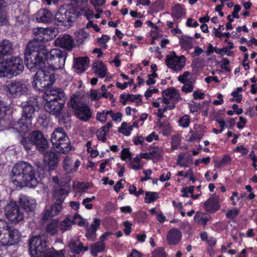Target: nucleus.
Returning a JSON list of instances; mask_svg holds the SVG:
<instances>
[{
  "label": "nucleus",
  "instance_id": "f257e3e1",
  "mask_svg": "<svg viewBox=\"0 0 257 257\" xmlns=\"http://www.w3.org/2000/svg\"><path fill=\"white\" fill-rule=\"evenodd\" d=\"M45 43L33 39L27 44L25 51L26 65L30 71L42 68L46 62L48 52Z\"/></svg>",
  "mask_w": 257,
  "mask_h": 257
},
{
  "label": "nucleus",
  "instance_id": "f03ea898",
  "mask_svg": "<svg viewBox=\"0 0 257 257\" xmlns=\"http://www.w3.org/2000/svg\"><path fill=\"white\" fill-rule=\"evenodd\" d=\"M10 180L17 187L20 188L24 186L34 188L38 183L33 167L24 161L17 163L13 167Z\"/></svg>",
  "mask_w": 257,
  "mask_h": 257
},
{
  "label": "nucleus",
  "instance_id": "7ed1b4c3",
  "mask_svg": "<svg viewBox=\"0 0 257 257\" xmlns=\"http://www.w3.org/2000/svg\"><path fill=\"white\" fill-rule=\"evenodd\" d=\"M38 96L30 97L26 102L22 103L23 113L22 117L18 121L12 120L10 123V128L22 133L26 132L32 124V119L35 116L36 108L38 106Z\"/></svg>",
  "mask_w": 257,
  "mask_h": 257
},
{
  "label": "nucleus",
  "instance_id": "20e7f679",
  "mask_svg": "<svg viewBox=\"0 0 257 257\" xmlns=\"http://www.w3.org/2000/svg\"><path fill=\"white\" fill-rule=\"evenodd\" d=\"M47 242L43 235L34 236L29 240L30 253L34 257H64L63 250L57 251L53 248L47 249Z\"/></svg>",
  "mask_w": 257,
  "mask_h": 257
},
{
  "label": "nucleus",
  "instance_id": "39448f33",
  "mask_svg": "<svg viewBox=\"0 0 257 257\" xmlns=\"http://www.w3.org/2000/svg\"><path fill=\"white\" fill-rule=\"evenodd\" d=\"M21 234L18 229L11 226L10 223L0 220V244L11 246L17 244L21 240Z\"/></svg>",
  "mask_w": 257,
  "mask_h": 257
},
{
  "label": "nucleus",
  "instance_id": "423d86ee",
  "mask_svg": "<svg viewBox=\"0 0 257 257\" xmlns=\"http://www.w3.org/2000/svg\"><path fill=\"white\" fill-rule=\"evenodd\" d=\"M69 106L80 120L87 121L92 117V112L89 107L82 102L78 96L75 94L72 95L69 101Z\"/></svg>",
  "mask_w": 257,
  "mask_h": 257
},
{
  "label": "nucleus",
  "instance_id": "0eeeda50",
  "mask_svg": "<svg viewBox=\"0 0 257 257\" xmlns=\"http://www.w3.org/2000/svg\"><path fill=\"white\" fill-rule=\"evenodd\" d=\"M67 53L58 49H53L47 52L46 61L49 65L48 70L55 71L62 69L64 66Z\"/></svg>",
  "mask_w": 257,
  "mask_h": 257
},
{
  "label": "nucleus",
  "instance_id": "6e6552de",
  "mask_svg": "<svg viewBox=\"0 0 257 257\" xmlns=\"http://www.w3.org/2000/svg\"><path fill=\"white\" fill-rule=\"evenodd\" d=\"M67 195V192L64 189H56L54 191V198L55 202L51 206L49 209L46 211L43 219L47 220L49 217H53L58 215L62 209V203Z\"/></svg>",
  "mask_w": 257,
  "mask_h": 257
},
{
  "label": "nucleus",
  "instance_id": "1a4fd4ad",
  "mask_svg": "<svg viewBox=\"0 0 257 257\" xmlns=\"http://www.w3.org/2000/svg\"><path fill=\"white\" fill-rule=\"evenodd\" d=\"M3 90L7 95L16 97L24 95L28 89L27 84L21 81L11 80L4 86Z\"/></svg>",
  "mask_w": 257,
  "mask_h": 257
},
{
  "label": "nucleus",
  "instance_id": "9d476101",
  "mask_svg": "<svg viewBox=\"0 0 257 257\" xmlns=\"http://www.w3.org/2000/svg\"><path fill=\"white\" fill-rule=\"evenodd\" d=\"M78 12L72 7L66 6L65 9L60 8L55 14V23L58 25H66V23L74 21L77 18Z\"/></svg>",
  "mask_w": 257,
  "mask_h": 257
},
{
  "label": "nucleus",
  "instance_id": "9b49d317",
  "mask_svg": "<svg viewBox=\"0 0 257 257\" xmlns=\"http://www.w3.org/2000/svg\"><path fill=\"white\" fill-rule=\"evenodd\" d=\"M185 61L184 56H178L175 52L172 51L166 56L165 63L169 68L173 70L180 71L184 67Z\"/></svg>",
  "mask_w": 257,
  "mask_h": 257
},
{
  "label": "nucleus",
  "instance_id": "f8f14e48",
  "mask_svg": "<svg viewBox=\"0 0 257 257\" xmlns=\"http://www.w3.org/2000/svg\"><path fill=\"white\" fill-rule=\"evenodd\" d=\"M7 217L14 223H18L24 218L23 213L15 202H10L5 207Z\"/></svg>",
  "mask_w": 257,
  "mask_h": 257
},
{
  "label": "nucleus",
  "instance_id": "ddd939ff",
  "mask_svg": "<svg viewBox=\"0 0 257 257\" xmlns=\"http://www.w3.org/2000/svg\"><path fill=\"white\" fill-rule=\"evenodd\" d=\"M29 139L40 152L44 153L48 150V142L41 132L39 131L32 132L29 135Z\"/></svg>",
  "mask_w": 257,
  "mask_h": 257
},
{
  "label": "nucleus",
  "instance_id": "4468645a",
  "mask_svg": "<svg viewBox=\"0 0 257 257\" xmlns=\"http://www.w3.org/2000/svg\"><path fill=\"white\" fill-rule=\"evenodd\" d=\"M6 62L10 78L20 74L24 69L23 61L19 57H12Z\"/></svg>",
  "mask_w": 257,
  "mask_h": 257
},
{
  "label": "nucleus",
  "instance_id": "2eb2a0df",
  "mask_svg": "<svg viewBox=\"0 0 257 257\" xmlns=\"http://www.w3.org/2000/svg\"><path fill=\"white\" fill-rule=\"evenodd\" d=\"M163 102L168 104L169 109H173L177 103L181 98L178 91L175 88H170L162 92Z\"/></svg>",
  "mask_w": 257,
  "mask_h": 257
},
{
  "label": "nucleus",
  "instance_id": "dca6fc26",
  "mask_svg": "<svg viewBox=\"0 0 257 257\" xmlns=\"http://www.w3.org/2000/svg\"><path fill=\"white\" fill-rule=\"evenodd\" d=\"M46 101L65 102L66 96L64 91L59 88H52L47 94Z\"/></svg>",
  "mask_w": 257,
  "mask_h": 257
},
{
  "label": "nucleus",
  "instance_id": "f3484780",
  "mask_svg": "<svg viewBox=\"0 0 257 257\" xmlns=\"http://www.w3.org/2000/svg\"><path fill=\"white\" fill-rule=\"evenodd\" d=\"M55 44L56 46L68 51H71L75 47V44L72 37L66 34L57 38L55 40Z\"/></svg>",
  "mask_w": 257,
  "mask_h": 257
},
{
  "label": "nucleus",
  "instance_id": "a211bd4d",
  "mask_svg": "<svg viewBox=\"0 0 257 257\" xmlns=\"http://www.w3.org/2000/svg\"><path fill=\"white\" fill-rule=\"evenodd\" d=\"M51 141L53 147L59 145L61 141H64L65 143L63 145H66V142H68V136L65 133L64 129L62 127L56 128L51 135Z\"/></svg>",
  "mask_w": 257,
  "mask_h": 257
},
{
  "label": "nucleus",
  "instance_id": "6ab92c4d",
  "mask_svg": "<svg viewBox=\"0 0 257 257\" xmlns=\"http://www.w3.org/2000/svg\"><path fill=\"white\" fill-rule=\"evenodd\" d=\"M65 102L57 101H46L45 110L50 114L58 117L62 113Z\"/></svg>",
  "mask_w": 257,
  "mask_h": 257
},
{
  "label": "nucleus",
  "instance_id": "aec40b11",
  "mask_svg": "<svg viewBox=\"0 0 257 257\" xmlns=\"http://www.w3.org/2000/svg\"><path fill=\"white\" fill-rule=\"evenodd\" d=\"M46 62H45V65L42 68L37 67L35 70L31 71L35 72L38 70V75L42 77L44 82L48 83V87H50L56 80L55 75L54 73H50L46 70Z\"/></svg>",
  "mask_w": 257,
  "mask_h": 257
},
{
  "label": "nucleus",
  "instance_id": "412c9836",
  "mask_svg": "<svg viewBox=\"0 0 257 257\" xmlns=\"http://www.w3.org/2000/svg\"><path fill=\"white\" fill-rule=\"evenodd\" d=\"M219 196L215 194H212V196L204 203V207L205 210L210 212H214L219 208Z\"/></svg>",
  "mask_w": 257,
  "mask_h": 257
},
{
  "label": "nucleus",
  "instance_id": "4be33fe9",
  "mask_svg": "<svg viewBox=\"0 0 257 257\" xmlns=\"http://www.w3.org/2000/svg\"><path fill=\"white\" fill-rule=\"evenodd\" d=\"M43 153L44 155V161L49 166V169H55L58 162L57 154L54 152H48L47 150Z\"/></svg>",
  "mask_w": 257,
  "mask_h": 257
},
{
  "label": "nucleus",
  "instance_id": "5701e85b",
  "mask_svg": "<svg viewBox=\"0 0 257 257\" xmlns=\"http://www.w3.org/2000/svg\"><path fill=\"white\" fill-rule=\"evenodd\" d=\"M19 202L20 205L28 212L32 211L36 207V201L24 195L20 196Z\"/></svg>",
  "mask_w": 257,
  "mask_h": 257
},
{
  "label": "nucleus",
  "instance_id": "b1692460",
  "mask_svg": "<svg viewBox=\"0 0 257 257\" xmlns=\"http://www.w3.org/2000/svg\"><path fill=\"white\" fill-rule=\"evenodd\" d=\"M68 246L72 252L77 254L82 251H86L88 249L87 246H83L82 243L77 237L72 238L69 241Z\"/></svg>",
  "mask_w": 257,
  "mask_h": 257
},
{
  "label": "nucleus",
  "instance_id": "393cba45",
  "mask_svg": "<svg viewBox=\"0 0 257 257\" xmlns=\"http://www.w3.org/2000/svg\"><path fill=\"white\" fill-rule=\"evenodd\" d=\"M89 63L88 57H79L74 59L73 67L77 73L83 72L87 68Z\"/></svg>",
  "mask_w": 257,
  "mask_h": 257
},
{
  "label": "nucleus",
  "instance_id": "a878e982",
  "mask_svg": "<svg viewBox=\"0 0 257 257\" xmlns=\"http://www.w3.org/2000/svg\"><path fill=\"white\" fill-rule=\"evenodd\" d=\"M92 68L96 75L100 78H104L107 72L106 65L102 61H97L92 64Z\"/></svg>",
  "mask_w": 257,
  "mask_h": 257
},
{
  "label": "nucleus",
  "instance_id": "bb28decb",
  "mask_svg": "<svg viewBox=\"0 0 257 257\" xmlns=\"http://www.w3.org/2000/svg\"><path fill=\"white\" fill-rule=\"evenodd\" d=\"M182 238L181 232L177 228L171 229L167 236V241L169 244L176 245Z\"/></svg>",
  "mask_w": 257,
  "mask_h": 257
},
{
  "label": "nucleus",
  "instance_id": "cd10ccee",
  "mask_svg": "<svg viewBox=\"0 0 257 257\" xmlns=\"http://www.w3.org/2000/svg\"><path fill=\"white\" fill-rule=\"evenodd\" d=\"M88 4L87 0H70L68 7H72L77 14V17L80 16L81 12H83Z\"/></svg>",
  "mask_w": 257,
  "mask_h": 257
},
{
  "label": "nucleus",
  "instance_id": "c85d7f7f",
  "mask_svg": "<svg viewBox=\"0 0 257 257\" xmlns=\"http://www.w3.org/2000/svg\"><path fill=\"white\" fill-rule=\"evenodd\" d=\"M36 18L38 22L48 23L51 21L52 14L47 9H42L37 12Z\"/></svg>",
  "mask_w": 257,
  "mask_h": 257
},
{
  "label": "nucleus",
  "instance_id": "c756f323",
  "mask_svg": "<svg viewBox=\"0 0 257 257\" xmlns=\"http://www.w3.org/2000/svg\"><path fill=\"white\" fill-rule=\"evenodd\" d=\"M100 226V220L97 218L94 219L93 223L90 227L87 229L86 236L90 240H94L96 237V230Z\"/></svg>",
  "mask_w": 257,
  "mask_h": 257
},
{
  "label": "nucleus",
  "instance_id": "7c9ffc66",
  "mask_svg": "<svg viewBox=\"0 0 257 257\" xmlns=\"http://www.w3.org/2000/svg\"><path fill=\"white\" fill-rule=\"evenodd\" d=\"M156 127L164 136H168L172 132V127L167 120L161 121L160 119H159L156 122Z\"/></svg>",
  "mask_w": 257,
  "mask_h": 257
},
{
  "label": "nucleus",
  "instance_id": "2f4dec72",
  "mask_svg": "<svg viewBox=\"0 0 257 257\" xmlns=\"http://www.w3.org/2000/svg\"><path fill=\"white\" fill-rule=\"evenodd\" d=\"M13 51V45L10 41L4 40L0 43V52L4 56L11 55Z\"/></svg>",
  "mask_w": 257,
  "mask_h": 257
},
{
  "label": "nucleus",
  "instance_id": "473e14b6",
  "mask_svg": "<svg viewBox=\"0 0 257 257\" xmlns=\"http://www.w3.org/2000/svg\"><path fill=\"white\" fill-rule=\"evenodd\" d=\"M36 71L32 82V85L36 89L42 90L43 88L48 87V84L44 82L42 77L38 75V71L37 70Z\"/></svg>",
  "mask_w": 257,
  "mask_h": 257
},
{
  "label": "nucleus",
  "instance_id": "72a5a7b5",
  "mask_svg": "<svg viewBox=\"0 0 257 257\" xmlns=\"http://www.w3.org/2000/svg\"><path fill=\"white\" fill-rule=\"evenodd\" d=\"M6 3L5 0H0V26L6 25L8 23V16L5 10Z\"/></svg>",
  "mask_w": 257,
  "mask_h": 257
},
{
  "label": "nucleus",
  "instance_id": "f704fd0d",
  "mask_svg": "<svg viewBox=\"0 0 257 257\" xmlns=\"http://www.w3.org/2000/svg\"><path fill=\"white\" fill-rule=\"evenodd\" d=\"M45 30H44V28H43L37 27L34 28L33 30V33L34 35L33 39L45 43L46 40L45 39Z\"/></svg>",
  "mask_w": 257,
  "mask_h": 257
},
{
  "label": "nucleus",
  "instance_id": "c9c22d12",
  "mask_svg": "<svg viewBox=\"0 0 257 257\" xmlns=\"http://www.w3.org/2000/svg\"><path fill=\"white\" fill-rule=\"evenodd\" d=\"M59 227V222L57 220H54L50 222L47 225L46 232L54 236L57 234Z\"/></svg>",
  "mask_w": 257,
  "mask_h": 257
},
{
  "label": "nucleus",
  "instance_id": "e433bc0d",
  "mask_svg": "<svg viewBox=\"0 0 257 257\" xmlns=\"http://www.w3.org/2000/svg\"><path fill=\"white\" fill-rule=\"evenodd\" d=\"M185 13L184 9L179 5H176L172 10V17L175 20L180 19Z\"/></svg>",
  "mask_w": 257,
  "mask_h": 257
},
{
  "label": "nucleus",
  "instance_id": "4c0bfd02",
  "mask_svg": "<svg viewBox=\"0 0 257 257\" xmlns=\"http://www.w3.org/2000/svg\"><path fill=\"white\" fill-rule=\"evenodd\" d=\"M179 44L184 49H191L193 47L192 38L187 36H182L180 39Z\"/></svg>",
  "mask_w": 257,
  "mask_h": 257
},
{
  "label": "nucleus",
  "instance_id": "58836bf2",
  "mask_svg": "<svg viewBox=\"0 0 257 257\" xmlns=\"http://www.w3.org/2000/svg\"><path fill=\"white\" fill-rule=\"evenodd\" d=\"M210 217L209 215H205L204 213L197 212L194 217L195 221L199 224L205 226L207 222L209 220Z\"/></svg>",
  "mask_w": 257,
  "mask_h": 257
},
{
  "label": "nucleus",
  "instance_id": "ea45409f",
  "mask_svg": "<svg viewBox=\"0 0 257 257\" xmlns=\"http://www.w3.org/2000/svg\"><path fill=\"white\" fill-rule=\"evenodd\" d=\"M63 143H65L64 141H61L60 143H58L59 145L56 146L54 148H56L58 152H59L60 153L62 154H66L71 149V146L70 144V141L68 137V142H66V145H62Z\"/></svg>",
  "mask_w": 257,
  "mask_h": 257
},
{
  "label": "nucleus",
  "instance_id": "a19ab883",
  "mask_svg": "<svg viewBox=\"0 0 257 257\" xmlns=\"http://www.w3.org/2000/svg\"><path fill=\"white\" fill-rule=\"evenodd\" d=\"M89 34L83 29H81L75 33V39L78 44H82L88 37Z\"/></svg>",
  "mask_w": 257,
  "mask_h": 257
},
{
  "label": "nucleus",
  "instance_id": "79ce46f5",
  "mask_svg": "<svg viewBox=\"0 0 257 257\" xmlns=\"http://www.w3.org/2000/svg\"><path fill=\"white\" fill-rule=\"evenodd\" d=\"M44 30H45V39L46 42L54 39L58 33V29L53 27L44 28Z\"/></svg>",
  "mask_w": 257,
  "mask_h": 257
},
{
  "label": "nucleus",
  "instance_id": "37998d69",
  "mask_svg": "<svg viewBox=\"0 0 257 257\" xmlns=\"http://www.w3.org/2000/svg\"><path fill=\"white\" fill-rule=\"evenodd\" d=\"M104 248V243L102 241H98L91 246V252L93 255L96 256L98 252L103 251Z\"/></svg>",
  "mask_w": 257,
  "mask_h": 257
},
{
  "label": "nucleus",
  "instance_id": "c03bdc74",
  "mask_svg": "<svg viewBox=\"0 0 257 257\" xmlns=\"http://www.w3.org/2000/svg\"><path fill=\"white\" fill-rule=\"evenodd\" d=\"M149 151L152 158L159 159L162 156L163 149L159 146L151 147L149 149Z\"/></svg>",
  "mask_w": 257,
  "mask_h": 257
},
{
  "label": "nucleus",
  "instance_id": "a18cd8bd",
  "mask_svg": "<svg viewBox=\"0 0 257 257\" xmlns=\"http://www.w3.org/2000/svg\"><path fill=\"white\" fill-rule=\"evenodd\" d=\"M72 219H73V218L70 217L69 215L67 216L66 219L63 221H62L59 224L60 229L62 231H65L68 230H70L72 226Z\"/></svg>",
  "mask_w": 257,
  "mask_h": 257
},
{
  "label": "nucleus",
  "instance_id": "49530a36",
  "mask_svg": "<svg viewBox=\"0 0 257 257\" xmlns=\"http://www.w3.org/2000/svg\"><path fill=\"white\" fill-rule=\"evenodd\" d=\"M145 195V202L147 203L153 202L159 197V194L155 192L147 191Z\"/></svg>",
  "mask_w": 257,
  "mask_h": 257
},
{
  "label": "nucleus",
  "instance_id": "de8ad7c7",
  "mask_svg": "<svg viewBox=\"0 0 257 257\" xmlns=\"http://www.w3.org/2000/svg\"><path fill=\"white\" fill-rule=\"evenodd\" d=\"M63 167L67 173L72 172V161L71 158L69 157H66L64 159Z\"/></svg>",
  "mask_w": 257,
  "mask_h": 257
},
{
  "label": "nucleus",
  "instance_id": "09e8293b",
  "mask_svg": "<svg viewBox=\"0 0 257 257\" xmlns=\"http://www.w3.org/2000/svg\"><path fill=\"white\" fill-rule=\"evenodd\" d=\"M8 67H7V62L3 63L0 62V78L10 77L9 74Z\"/></svg>",
  "mask_w": 257,
  "mask_h": 257
},
{
  "label": "nucleus",
  "instance_id": "8fccbe9b",
  "mask_svg": "<svg viewBox=\"0 0 257 257\" xmlns=\"http://www.w3.org/2000/svg\"><path fill=\"white\" fill-rule=\"evenodd\" d=\"M107 115H109V110H104L101 112H98L96 114V119L104 123L106 121Z\"/></svg>",
  "mask_w": 257,
  "mask_h": 257
},
{
  "label": "nucleus",
  "instance_id": "3c124183",
  "mask_svg": "<svg viewBox=\"0 0 257 257\" xmlns=\"http://www.w3.org/2000/svg\"><path fill=\"white\" fill-rule=\"evenodd\" d=\"M15 19L17 24L20 25L27 21L28 17L24 13L19 12L17 15L15 16Z\"/></svg>",
  "mask_w": 257,
  "mask_h": 257
},
{
  "label": "nucleus",
  "instance_id": "603ef678",
  "mask_svg": "<svg viewBox=\"0 0 257 257\" xmlns=\"http://www.w3.org/2000/svg\"><path fill=\"white\" fill-rule=\"evenodd\" d=\"M119 132L123 135L128 136L130 135L132 128L130 127H127V124L126 122H123L121 123L120 127L119 128Z\"/></svg>",
  "mask_w": 257,
  "mask_h": 257
},
{
  "label": "nucleus",
  "instance_id": "864d4df0",
  "mask_svg": "<svg viewBox=\"0 0 257 257\" xmlns=\"http://www.w3.org/2000/svg\"><path fill=\"white\" fill-rule=\"evenodd\" d=\"M38 122L42 126H46L49 124V118L46 114L40 113L39 116Z\"/></svg>",
  "mask_w": 257,
  "mask_h": 257
},
{
  "label": "nucleus",
  "instance_id": "5fc2aeb1",
  "mask_svg": "<svg viewBox=\"0 0 257 257\" xmlns=\"http://www.w3.org/2000/svg\"><path fill=\"white\" fill-rule=\"evenodd\" d=\"M184 85L182 87V91L186 93L191 92L193 91L194 86L190 81L183 83Z\"/></svg>",
  "mask_w": 257,
  "mask_h": 257
},
{
  "label": "nucleus",
  "instance_id": "6e6d98bb",
  "mask_svg": "<svg viewBox=\"0 0 257 257\" xmlns=\"http://www.w3.org/2000/svg\"><path fill=\"white\" fill-rule=\"evenodd\" d=\"M108 134V130H104L102 127L98 130L96 135L97 138L102 141V142H105L106 141L105 136Z\"/></svg>",
  "mask_w": 257,
  "mask_h": 257
},
{
  "label": "nucleus",
  "instance_id": "4d7b16f0",
  "mask_svg": "<svg viewBox=\"0 0 257 257\" xmlns=\"http://www.w3.org/2000/svg\"><path fill=\"white\" fill-rule=\"evenodd\" d=\"M180 145V138L176 136L172 137L171 141V149L173 150H176Z\"/></svg>",
  "mask_w": 257,
  "mask_h": 257
},
{
  "label": "nucleus",
  "instance_id": "13d9d810",
  "mask_svg": "<svg viewBox=\"0 0 257 257\" xmlns=\"http://www.w3.org/2000/svg\"><path fill=\"white\" fill-rule=\"evenodd\" d=\"M95 199L94 196L91 198H86L82 201V204L84 205L85 207L87 209H91L93 208V204L90 202Z\"/></svg>",
  "mask_w": 257,
  "mask_h": 257
},
{
  "label": "nucleus",
  "instance_id": "bf43d9fd",
  "mask_svg": "<svg viewBox=\"0 0 257 257\" xmlns=\"http://www.w3.org/2000/svg\"><path fill=\"white\" fill-rule=\"evenodd\" d=\"M152 257H167V254L163 248H159L152 252Z\"/></svg>",
  "mask_w": 257,
  "mask_h": 257
},
{
  "label": "nucleus",
  "instance_id": "052dcab7",
  "mask_svg": "<svg viewBox=\"0 0 257 257\" xmlns=\"http://www.w3.org/2000/svg\"><path fill=\"white\" fill-rule=\"evenodd\" d=\"M180 125L183 127H187L190 123V118L188 115L183 116L179 120Z\"/></svg>",
  "mask_w": 257,
  "mask_h": 257
},
{
  "label": "nucleus",
  "instance_id": "680f3d73",
  "mask_svg": "<svg viewBox=\"0 0 257 257\" xmlns=\"http://www.w3.org/2000/svg\"><path fill=\"white\" fill-rule=\"evenodd\" d=\"M109 115L111 117L113 120L117 121H120L122 117V113L120 112L114 113L112 110H109Z\"/></svg>",
  "mask_w": 257,
  "mask_h": 257
},
{
  "label": "nucleus",
  "instance_id": "e2e57ef3",
  "mask_svg": "<svg viewBox=\"0 0 257 257\" xmlns=\"http://www.w3.org/2000/svg\"><path fill=\"white\" fill-rule=\"evenodd\" d=\"M190 112L194 113L197 112L198 110L200 108V104L195 101H192L189 104Z\"/></svg>",
  "mask_w": 257,
  "mask_h": 257
},
{
  "label": "nucleus",
  "instance_id": "0e129e2a",
  "mask_svg": "<svg viewBox=\"0 0 257 257\" xmlns=\"http://www.w3.org/2000/svg\"><path fill=\"white\" fill-rule=\"evenodd\" d=\"M239 214V210L237 209L229 210L226 214V216L229 219H233Z\"/></svg>",
  "mask_w": 257,
  "mask_h": 257
},
{
  "label": "nucleus",
  "instance_id": "69168bd1",
  "mask_svg": "<svg viewBox=\"0 0 257 257\" xmlns=\"http://www.w3.org/2000/svg\"><path fill=\"white\" fill-rule=\"evenodd\" d=\"M22 145L24 146L25 149L27 150H30L31 149L32 146L33 145L30 139L28 140L26 138H23L21 142Z\"/></svg>",
  "mask_w": 257,
  "mask_h": 257
},
{
  "label": "nucleus",
  "instance_id": "338daca9",
  "mask_svg": "<svg viewBox=\"0 0 257 257\" xmlns=\"http://www.w3.org/2000/svg\"><path fill=\"white\" fill-rule=\"evenodd\" d=\"M90 97L91 100H98L101 98L100 93L96 90H92L90 94Z\"/></svg>",
  "mask_w": 257,
  "mask_h": 257
},
{
  "label": "nucleus",
  "instance_id": "774afa93",
  "mask_svg": "<svg viewBox=\"0 0 257 257\" xmlns=\"http://www.w3.org/2000/svg\"><path fill=\"white\" fill-rule=\"evenodd\" d=\"M121 158L122 160H125L127 159H129L130 160L131 159V155L128 149H123L121 151Z\"/></svg>",
  "mask_w": 257,
  "mask_h": 257
}]
</instances>
